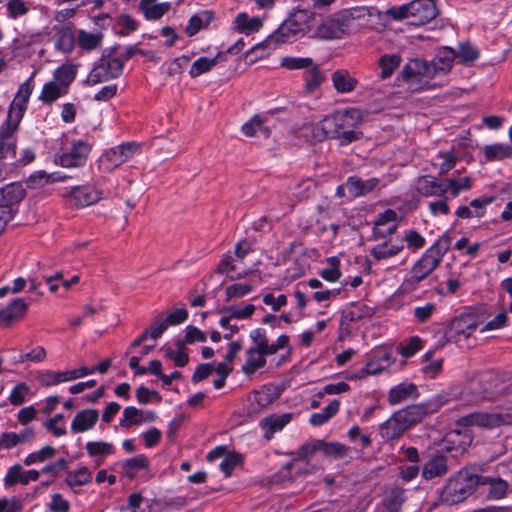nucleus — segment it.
<instances>
[{
  "mask_svg": "<svg viewBox=\"0 0 512 512\" xmlns=\"http://www.w3.org/2000/svg\"><path fill=\"white\" fill-rule=\"evenodd\" d=\"M507 393L502 375L494 371H485L469 381L463 390L465 399L471 404L484 400H493Z\"/></svg>",
  "mask_w": 512,
  "mask_h": 512,
  "instance_id": "1",
  "label": "nucleus"
},
{
  "mask_svg": "<svg viewBox=\"0 0 512 512\" xmlns=\"http://www.w3.org/2000/svg\"><path fill=\"white\" fill-rule=\"evenodd\" d=\"M451 245V237L448 234L442 235L436 242L426 250L422 257L411 269V276L405 280L407 286L415 288L419 282L427 278L441 263L443 256Z\"/></svg>",
  "mask_w": 512,
  "mask_h": 512,
  "instance_id": "2",
  "label": "nucleus"
},
{
  "mask_svg": "<svg viewBox=\"0 0 512 512\" xmlns=\"http://www.w3.org/2000/svg\"><path fill=\"white\" fill-rule=\"evenodd\" d=\"M481 476L463 469L450 477L441 491L440 502L447 505H454L463 502L472 495L480 484H485Z\"/></svg>",
  "mask_w": 512,
  "mask_h": 512,
  "instance_id": "3",
  "label": "nucleus"
},
{
  "mask_svg": "<svg viewBox=\"0 0 512 512\" xmlns=\"http://www.w3.org/2000/svg\"><path fill=\"white\" fill-rule=\"evenodd\" d=\"M387 15L395 20L408 19L410 25L421 26L433 20L438 15V9L433 0H414L388 9Z\"/></svg>",
  "mask_w": 512,
  "mask_h": 512,
  "instance_id": "4",
  "label": "nucleus"
},
{
  "mask_svg": "<svg viewBox=\"0 0 512 512\" xmlns=\"http://www.w3.org/2000/svg\"><path fill=\"white\" fill-rule=\"evenodd\" d=\"M312 13L307 10H296L283 21L279 28L268 37V43H286L293 38L304 35Z\"/></svg>",
  "mask_w": 512,
  "mask_h": 512,
  "instance_id": "5",
  "label": "nucleus"
},
{
  "mask_svg": "<svg viewBox=\"0 0 512 512\" xmlns=\"http://www.w3.org/2000/svg\"><path fill=\"white\" fill-rule=\"evenodd\" d=\"M352 20L347 12L328 16L317 25L314 37L321 40L341 39L349 34Z\"/></svg>",
  "mask_w": 512,
  "mask_h": 512,
  "instance_id": "6",
  "label": "nucleus"
},
{
  "mask_svg": "<svg viewBox=\"0 0 512 512\" xmlns=\"http://www.w3.org/2000/svg\"><path fill=\"white\" fill-rule=\"evenodd\" d=\"M361 123V113L358 109L337 112V139L342 145L358 140L362 133L355 129Z\"/></svg>",
  "mask_w": 512,
  "mask_h": 512,
  "instance_id": "7",
  "label": "nucleus"
},
{
  "mask_svg": "<svg viewBox=\"0 0 512 512\" xmlns=\"http://www.w3.org/2000/svg\"><path fill=\"white\" fill-rule=\"evenodd\" d=\"M457 423L463 427L478 426L492 429L503 425H512V414L475 412L461 417Z\"/></svg>",
  "mask_w": 512,
  "mask_h": 512,
  "instance_id": "8",
  "label": "nucleus"
},
{
  "mask_svg": "<svg viewBox=\"0 0 512 512\" xmlns=\"http://www.w3.org/2000/svg\"><path fill=\"white\" fill-rule=\"evenodd\" d=\"M123 68V60L119 57L103 58L89 73L87 83L96 85L118 78L123 73Z\"/></svg>",
  "mask_w": 512,
  "mask_h": 512,
  "instance_id": "9",
  "label": "nucleus"
},
{
  "mask_svg": "<svg viewBox=\"0 0 512 512\" xmlns=\"http://www.w3.org/2000/svg\"><path fill=\"white\" fill-rule=\"evenodd\" d=\"M138 150L139 145L135 142L122 143L106 151L100 159V165L104 170L111 171L129 160Z\"/></svg>",
  "mask_w": 512,
  "mask_h": 512,
  "instance_id": "10",
  "label": "nucleus"
},
{
  "mask_svg": "<svg viewBox=\"0 0 512 512\" xmlns=\"http://www.w3.org/2000/svg\"><path fill=\"white\" fill-rule=\"evenodd\" d=\"M444 402L445 401L442 400L441 396H437L427 403L407 406L406 408L399 410L398 413L410 428L412 425L420 422L428 414L436 412Z\"/></svg>",
  "mask_w": 512,
  "mask_h": 512,
  "instance_id": "11",
  "label": "nucleus"
},
{
  "mask_svg": "<svg viewBox=\"0 0 512 512\" xmlns=\"http://www.w3.org/2000/svg\"><path fill=\"white\" fill-rule=\"evenodd\" d=\"M477 321L470 314H463L454 318L445 335L448 341L460 342L462 339H468L470 335L477 329Z\"/></svg>",
  "mask_w": 512,
  "mask_h": 512,
  "instance_id": "12",
  "label": "nucleus"
},
{
  "mask_svg": "<svg viewBox=\"0 0 512 512\" xmlns=\"http://www.w3.org/2000/svg\"><path fill=\"white\" fill-rule=\"evenodd\" d=\"M33 91V84L31 79L26 80L19 88L15 95L11 108L8 114L7 121H12L18 126L24 111L26 110L28 100Z\"/></svg>",
  "mask_w": 512,
  "mask_h": 512,
  "instance_id": "13",
  "label": "nucleus"
},
{
  "mask_svg": "<svg viewBox=\"0 0 512 512\" xmlns=\"http://www.w3.org/2000/svg\"><path fill=\"white\" fill-rule=\"evenodd\" d=\"M90 146L83 141H75L69 151L59 156V164L63 167L82 166L88 157Z\"/></svg>",
  "mask_w": 512,
  "mask_h": 512,
  "instance_id": "14",
  "label": "nucleus"
},
{
  "mask_svg": "<svg viewBox=\"0 0 512 512\" xmlns=\"http://www.w3.org/2000/svg\"><path fill=\"white\" fill-rule=\"evenodd\" d=\"M405 492V489L400 486H393L387 489L374 512H400L406 500Z\"/></svg>",
  "mask_w": 512,
  "mask_h": 512,
  "instance_id": "15",
  "label": "nucleus"
},
{
  "mask_svg": "<svg viewBox=\"0 0 512 512\" xmlns=\"http://www.w3.org/2000/svg\"><path fill=\"white\" fill-rule=\"evenodd\" d=\"M69 197L72 205L76 207H87L101 200L103 198V192L94 186H77L70 191Z\"/></svg>",
  "mask_w": 512,
  "mask_h": 512,
  "instance_id": "16",
  "label": "nucleus"
},
{
  "mask_svg": "<svg viewBox=\"0 0 512 512\" xmlns=\"http://www.w3.org/2000/svg\"><path fill=\"white\" fill-rule=\"evenodd\" d=\"M449 471L448 457L437 451L430 456L422 468V477L431 480L445 476Z\"/></svg>",
  "mask_w": 512,
  "mask_h": 512,
  "instance_id": "17",
  "label": "nucleus"
},
{
  "mask_svg": "<svg viewBox=\"0 0 512 512\" xmlns=\"http://www.w3.org/2000/svg\"><path fill=\"white\" fill-rule=\"evenodd\" d=\"M15 123L6 121L0 129V159L14 158L16 154V138L15 131L17 130Z\"/></svg>",
  "mask_w": 512,
  "mask_h": 512,
  "instance_id": "18",
  "label": "nucleus"
},
{
  "mask_svg": "<svg viewBox=\"0 0 512 512\" xmlns=\"http://www.w3.org/2000/svg\"><path fill=\"white\" fill-rule=\"evenodd\" d=\"M311 133L312 139L317 142H322L328 138L337 139V112L312 125Z\"/></svg>",
  "mask_w": 512,
  "mask_h": 512,
  "instance_id": "19",
  "label": "nucleus"
},
{
  "mask_svg": "<svg viewBox=\"0 0 512 512\" xmlns=\"http://www.w3.org/2000/svg\"><path fill=\"white\" fill-rule=\"evenodd\" d=\"M396 219L397 213L392 209L381 213L374 222L373 237L378 240L393 234L397 229Z\"/></svg>",
  "mask_w": 512,
  "mask_h": 512,
  "instance_id": "20",
  "label": "nucleus"
},
{
  "mask_svg": "<svg viewBox=\"0 0 512 512\" xmlns=\"http://www.w3.org/2000/svg\"><path fill=\"white\" fill-rule=\"evenodd\" d=\"M446 180L439 181L434 176L424 175L417 181V192L424 197L443 196L446 193Z\"/></svg>",
  "mask_w": 512,
  "mask_h": 512,
  "instance_id": "21",
  "label": "nucleus"
},
{
  "mask_svg": "<svg viewBox=\"0 0 512 512\" xmlns=\"http://www.w3.org/2000/svg\"><path fill=\"white\" fill-rule=\"evenodd\" d=\"M408 428L397 411L380 426V434L384 440L390 441L399 438Z\"/></svg>",
  "mask_w": 512,
  "mask_h": 512,
  "instance_id": "22",
  "label": "nucleus"
},
{
  "mask_svg": "<svg viewBox=\"0 0 512 512\" xmlns=\"http://www.w3.org/2000/svg\"><path fill=\"white\" fill-rule=\"evenodd\" d=\"M99 418V412L96 409H83L76 413L72 422L71 430L74 433H82L92 429Z\"/></svg>",
  "mask_w": 512,
  "mask_h": 512,
  "instance_id": "23",
  "label": "nucleus"
},
{
  "mask_svg": "<svg viewBox=\"0 0 512 512\" xmlns=\"http://www.w3.org/2000/svg\"><path fill=\"white\" fill-rule=\"evenodd\" d=\"M418 395V389L415 384L401 383L390 389L388 393V402L390 405H397L408 399L417 398Z\"/></svg>",
  "mask_w": 512,
  "mask_h": 512,
  "instance_id": "24",
  "label": "nucleus"
},
{
  "mask_svg": "<svg viewBox=\"0 0 512 512\" xmlns=\"http://www.w3.org/2000/svg\"><path fill=\"white\" fill-rule=\"evenodd\" d=\"M25 197V191L19 185L10 184L0 188V210H11V206Z\"/></svg>",
  "mask_w": 512,
  "mask_h": 512,
  "instance_id": "25",
  "label": "nucleus"
},
{
  "mask_svg": "<svg viewBox=\"0 0 512 512\" xmlns=\"http://www.w3.org/2000/svg\"><path fill=\"white\" fill-rule=\"evenodd\" d=\"M291 420V414L269 415L263 418L260 426L267 440L272 439L275 432L282 430Z\"/></svg>",
  "mask_w": 512,
  "mask_h": 512,
  "instance_id": "26",
  "label": "nucleus"
},
{
  "mask_svg": "<svg viewBox=\"0 0 512 512\" xmlns=\"http://www.w3.org/2000/svg\"><path fill=\"white\" fill-rule=\"evenodd\" d=\"M379 184L378 178H370L367 180H362L358 177H349L345 183V186L348 192L353 197H361L364 196L371 191Z\"/></svg>",
  "mask_w": 512,
  "mask_h": 512,
  "instance_id": "27",
  "label": "nucleus"
},
{
  "mask_svg": "<svg viewBox=\"0 0 512 512\" xmlns=\"http://www.w3.org/2000/svg\"><path fill=\"white\" fill-rule=\"evenodd\" d=\"M27 311L23 299H15L9 306L0 310V325L8 326L14 319L22 317Z\"/></svg>",
  "mask_w": 512,
  "mask_h": 512,
  "instance_id": "28",
  "label": "nucleus"
},
{
  "mask_svg": "<svg viewBox=\"0 0 512 512\" xmlns=\"http://www.w3.org/2000/svg\"><path fill=\"white\" fill-rule=\"evenodd\" d=\"M318 448L319 451L323 452L327 457L336 460L348 458L351 453L350 447L337 441L326 442L325 440L319 439Z\"/></svg>",
  "mask_w": 512,
  "mask_h": 512,
  "instance_id": "29",
  "label": "nucleus"
},
{
  "mask_svg": "<svg viewBox=\"0 0 512 512\" xmlns=\"http://www.w3.org/2000/svg\"><path fill=\"white\" fill-rule=\"evenodd\" d=\"M156 0H141L139 9L147 20H158L170 9L169 2L155 4Z\"/></svg>",
  "mask_w": 512,
  "mask_h": 512,
  "instance_id": "30",
  "label": "nucleus"
},
{
  "mask_svg": "<svg viewBox=\"0 0 512 512\" xmlns=\"http://www.w3.org/2000/svg\"><path fill=\"white\" fill-rule=\"evenodd\" d=\"M331 79L334 88L339 93L352 92L358 84L357 79L353 78L350 73L344 69L333 72Z\"/></svg>",
  "mask_w": 512,
  "mask_h": 512,
  "instance_id": "31",
  "label": "nucleus"
},
{
  "mask_svg": "<svg viewBox=\"0 0 512 512\" xmlns=\"http://www.w3.org/2000/svg\"><path fill=\"white\" fill-rule=\"evenodd\" d=\"M214 19V12L210 10L201 11L189 19V23L186 27V33L188 36H194L201 29L206 28Z\"/></svg>",
  "mask_w": 512,
  "mask_h": 512,
  "instance_id": "32",
  "label": "nucleus"
},
{
  "mask_svg": "<svg viewBox=\"0 0 512 512\" xmlns=\"http://www.w3.org/2000/svg\"><path fill=\"white\" fill-rule=\"evenodd\" d=\"M71 380H75V373L71 372V370L59 372L47 370L40 373L38 376L39 383L45 387L53 386Z\"/></svg>",
  "mask_w": 512,
  "mask_h": 512,
  "instance_id": "33",
  "label": "nucleus"
},
{
  "mask_svg": "<svg viewBox=\"0 0 512 512\" xmlns=\"http://www.w3.org/2000/svg\"><path fill=\"white\" fill-rule=\"evenodd\" d=\"M235 29L247 35L257 32L262 27L259 17H249L246 13H239L235 19Z\"/></svg>",
  "mask_w": 512,
  "mask_h": 512,
  "instance_id": "34",
  "label": "nucleus"
},
{
  "mask_svg": "<svg viewBox=\"0 0 512 512\" xmlns=\"http://www.w3.org/2000/svg\"><path fill=\"white\" fill-rule=\"evenodd\" d=\"M303 76L305 80V90L309 93L318 89L325 80L323 71H321L319 66L314 62L307 68Z\"/></svg>",
  "mask_w": 512,
  "mask_h": 512,
  "instance_id": "35",
  "label": "nucleus"
},
{
  "mask_svg": "<svg viewBox=\"0 0 512 512\" xmlns=\"http://www.w3.org/2000/svg\"><path fill=\"white\" fill-rule=\"evenodd\" d=\"M484 156L487 161H501L512 158V146L496 143L484 147Z\"/></svg>",
  "mask_w": 512,
  "mask_h": 512,
  "instance_id": "36",
  "label": "nucleus"
},
{
  "mask_svg": "<svg viewBox=\"0 0 512 512\" xmlns=\"http://www.w3.org/2000/svg\"><path fill=\"white\" fill-rule=\"evenodd\" d=\"M265 355L260 353V350L256 348H249L247 350V359L245 364L242 366L244 374L250 376L254 374L258 369L262 368L266 364L264 358Z\"/></svg>",
  "mask_w": 512,
  "mask_h": 512,
  "instance_id": "37",
  "label": "nucleus"
},
{
  "mask_svg": "<svg viewBox=\"0 0 512 512\" xmlns=\"http://www.w3.org/2000/svg\"><path fill=\"white\" fill-rule=\"evenodd\" d=\"M75 35L70 27H63L56 33L55 47L57 50L69 53L74 49Z\"/></svg>",
  "mask_w": 512,
  "mask_h": 512,
  "instance_id": "38",
  "label": "nucleus"
},
{
  "mask_svg": "<svg viewBox=\"0 0 512 512\" xmlns=\"http://www.w3.org/2000/svg\"><path fill=\"white\" fill-rule=\"evenodd\" d=\"M482 480H487L484 485H489L487 498L491 500H499L505 497L508 484L501 478H490L481 476Z\"/></svg>",
  "mask_w": 512,
  "mask_h": 512,
  "instance_id": "39",
  "label": "nucleus"
},
{
  "mask_svg": "<svg viewBox=\"0 0 512 512\" xmlns=\"http://www.w3.org/2000/svg\"><path fill=\"white\" fill-rule=\"evenodd\" d=\"M67 92L66 88L61 87V85L52 80L44 84L39 98L43 103L51 104L59 97L67 94Z\"/></svg>",
  "mask_w": 512,
  "mask_h": 512,
  "instance_id": "40",
  "label": "nucleus"
},
{
  "mask_svg": "<svg viewBox=\"0 0 512 512\" xmlns=\"http://www.w3.org/2000/svg\"><path fill=\"white\" fill-rule=\"evenodd\" d=\"M456 58V51L449 47H444L439 50L438 54L433 60L435 68L439 71L446 73L451 70L452 63Z\"/></svg>",
  "mask_w": 512,
  "mask_h": 512,
  "instance_id": "41",
  "label": "nucleus"
},
{
  "mask_svg": "<svg viewBox=\"0 0 512 512\" xmlns=\"http://www.w3.org/2000/svg\"><path fill=\"white\" fill-rule=\"evenodd\" d=\"M91 480L92 474L90 470L87 467L82 466L75 471H69L65 478V483L69 487L74 488L78 486H83L89 483Z\"/></svg>",
  "mask_w": 512,
  "mask_h": 512,
  "instance_id": "42",
  "label": "nucleus"
},
{
  "mask_svg": "<svg viewBox=\"0 0 512 512\" xmlns=\"http://www.w3.org/2000/svg\"><path fill=\"white\" fill-rule=\"evenodd\" d=\"M102 41V34L89 33L85 30H79L77 34V42L83 50H93L100 46Z\"/></svg>",
  "mask_w": 512,
  "mask_h": 512,
  "instance_id": "43",
  "label": "nucleus"
},
{
  "mask_svg": "<svg viewBox=\"0 0 512 512\" xmlns=\"http://www.w3.org/2000/svg\"><path fill=\"white\" fill-rule=\"evenodd\" d=\"M372 314L373 310L370 307L360 303H351L350 307L344 310L343 317L349 322H354L370 317Z\"/></svg>",
  "mask_w": 512,
  "mask_h": 512,
  "instance_id": "44",
  "label": "nucleus"
},
{
  "mask_svg": "<svg viewBox=\"0 0 512 512\" xmlns=\"http://www.w3.org/2000/svg\"><path fill=\"white\" fill-rule=\"evenodd\" d=\"M76 76V68L73 65L65 64L59 67L54 73V82L66 88L73 82Z\"/></svg>",
  "mask_w": 512,
  "mask_h": 512,
  "instance_id": "45",
  "label": "nucleus"
},
{
  "mask_svg": "<svg viewBox=\"0 0 512 512\" xmlns=\"http://www.w3.org/2000/svg\"><path fill=\"white\" fill-rule=\"evenodd\" d=\"M219 56L214 58L200 57L193 62L189 74L192 78H196L204 73L209 72L218 64Z\"/></svg>",
  "mask_w": 512,
  "mask_h": 512,
  "instance_id": "46",
  "label": "nucleus"
},
{
  "mask_svg": "<svg viewBox=\"0 0 512 512\" xmlns=\"http://www.w3.org/2000/svg\"><path fill=\"white\" fill-rule=\"evenodd\" d=\"M250 337L256 344V349L260 350L262 355H274L275 349L269 344L266 336V331L262 328H257L250 333Z\"/></svg>",
  "mask_w": 512,
  "mask_h": 512,
  "instance_id": "47",
  "label": "nucleus"
},
{
  "mask_svg": "<svg viewBox=\"0 0 512 512\" xmlns=\"http://www.w3.org/2000/svg\"><path fill=\"white\" fill-rule=\"evenodd\" d=\"M318 443L319 439L312 440L301 445L294 453L295 457L293 458V460L285 465V469L290 471L294 465V461L307 459L308 457L318 452Z\"/></svg>",
  "mask_w": 512,
  "mask_h": 512,
  "instance_id": "48",
  "label": "nucleus"
},
{
  "mask_svg": "<svg viewBox=\"0 0 512 512\" xmlns=\"http://www.w3.org/2000/svg\"><path fill=\"white\" fill-rule=\"evenodd\" d=\"M86 451L91 457H106L114 453L115 448L105 441H90L86 444Z\"/></svg>",
  "mask_w": 512,
  "mask_h": 512,
  "instance_id": "49",
  "label": "nucleus"
},
{
  "mask_svg": "<svg viewBox=\"0 0 512 512\" xmlns=\"http://www.w3.org/2000/svg\"><path fill=\"white\" fill-rule=\"evenodd\" d=\"M401 57L396 54H385L379 59V66L381 68L380 76L382 79L390 77L394 70L399 67Z\"/></svg>",
  "mask_w": 512,
  "mask_h": 512,
  "instance_id": "50",
  "label": "nucleus"
},
{
  "mask_svg": "<svg viewBox=\"0 0 512 512\" xmlns=\"http://www.w3.org/2000/svg\"><path fill=\"white\" fill-rule=\"evenodd\" d=\"M402 248V245H391L387 242H384L373 247L371 249V255L378 261L384 260L397 255Z\"/></svg>",
  "mask_w": 512,
  "mask_h": 512,
  "instance_id": "51",
  "label": "nucleus"
},
{
  "mask_svg": "<svg viewBox=\"0 0 512 512\" xmlns=\"http://www.w3.org/2000/svg\"><path fill=\"white\" fill-rule=\"evenodd\" d=\"M143 410H140L134 406H128L123 411V418L120 420L119 425L122 428H130L134 425L142 423Z\"/></svg>",
  "mask_w": 512,
  "mask_h": 512,
  "instance_id": "52",
  "label": "nucleus"
},
{
  "mask_svg": "<svg viewBox=\"0 0 512 512\" xmlns=\"http://www.w3.org/2000/svg\"><path fill=\"white\" fill-rule=\"evenodd\" d=\"M148 466V460L144 455H137L132 457L121 464L125 475L129 478L134 477V472L137 470L145 469Z\"/></svg>",
  "mask_w": 512,
  "mask_h": 512,
  "instance_id": "53",
  "label": "nucleus"
},
{
  "mask_svg": "<svg viewBox=\"0 0 512 512\" xmlns=\"http://www.w3.org/2000/svg\"><path fill=\"white\" fill-rule=\"evenodd\" d=\"M446 192L450 190L452 197H457L461 191L471 189V179L469 177L446 179Z\"/></svg>",
  "mask_w": 512,
  "mask_h": 512,
  "instance_id": "54",
  "label": "nucleus"
},
{
  "mask_svg": "<svg viewBox=\"0 0 512 512\" xmlns=\"http://www.w3.org/2000/svg\"><path fill=\"white\" fill-rule=\"evenodd\" d=\"M56 454L55 448L52 446H44L37 452L30 453L24 459V464L30 466L36 462H44L47 459H51Z\"/></svg>",
  "mask_w": 512,
  "mask_h": 512,
  "instance_id": "55",
  "label": "nucleus"
},
{
  "mask_svg": "<svg viewBox=\"0 0 512 512\" xmlns=\"http://www.w3.org/2000/svg\"><path fill=\"white\" fill-rule=\"evenodd\" d=\"M313 60L309 57H284L281 59V66L288 70L305 69L312 65Z\"/></svg>",
  "mask_w": 512,
  "mask_h": 512,
  "instance_id": "56",
  "label": "nucleus"
},
{
  "mask_svg": "<svg viewBox=\"0 0 512 512\" xmlns=\"http://www.w3.org/2000/svg\"><path fill=\"white\" fill-rule=\"evenodd\" d=\"M456 57L463 63L473 62L479 57V51L468 42L461 43L456 52Z\"/></svg>",
  "mask_w": 512,
  "mask_h": 512,
  "instance_id": "57",
  "label": "nucleus"
},
{
  "mask_svg": "<svg viewBox=\"0 0 512 512\" xmlns=\"http://www.w3.org/2000/svg\"><path fill=\"white\" fill-rule=\"evenodd\" d=\"M222 312L230 314V318L248 319L254 314L255 306L252 304H247L244 307L232 305L224 308Z\"/></svg>",
  "mask_w": 512,
  "mask_h": 512,
  "instance_id": "58",
  "label": "nucleus"
},
{
  "mask_svg": "<svg viewBox=\"0 0 512 512\" xmlns=\"http://www.w3.org/2000/svg\"><path fill=\"white\" fill-rule=\"evenodd\" d=\"M253 287L247 283H235L226 288V301L233 298H240L252 292Z\"/></svg>",
  "mask_w": 512,
  "mask_h": 512,
  "instance_id": "59",
  "label": "nucleus"
},
{
  "mask_svg": "<svg viewBox=\"0 0 512 512\" xmlns=\"http://www.w3.org/2000/svg\"><path fill=\"white\" fill-rule=\"evenodd\" d=\"M29 8L24 0H9L7 3V15L11 19H16L27 14Z\"/></svg>",
  "mask_w": 512,
  "mask_h": 512,
  "instance_id": "60",
  "label": "nucleus"
},
{
  "mask_svg": "<svg viewBox=\"0 0 512 512\" xmlns=\"http://www.w3.org/2000/svg\"><path fill=\"white\" fill-rule=\"evenodd\" d=\"M435 311L436 305L429 302L423 306L415 307L413 310V316L417 323H425L431 318Z\"/></svg>",
  "mask_w": 512,
  "mask_h": 512,
  "instance_id": "61",
  "label": "nucleus"
},
{
  "mask_svg": "<svg viewBox=\"0 0 512 512\" xmlns=\"http://www.w3.org/2000/svg\"><path fill=\"white\" fill-rule=\"evenodd\" d=\"M29 392L30 388L26 383H18L11 391L9 396L10 403L14 406L21 405Z\"/></svg>",
  "mask_w": 512,
  "mask_h": 512,
  "instance_id": "62",
  "label": "nucleus"
},
{
  "mask_svg": "<svg viewBox=\"0 0 512 512\" xmlns=\"http://www.w3.org/2000/svg\"><path fill=\"white\" fill-rule=\"evenodd\" d=\"M168 326L169 325L164 317L162 315H158L146 330L150 338L157 340L168 328Z\"/></svg>",
  "mask_w": 512,
  "mask_h": 512,
  "instance_id": "63",
  "label": "nucleus"
},
{
  "mask_svg": "<svg viewBox=\"0 0 512 512\" xmlns=\"http://www.w3.org/2000/svg\"><path fill=\"white\" fill-rule=\"evenodd\" d=\"M23 501L18 497L0 499V512H21Z\"/></svg>",
  "mask_w": 512,
  "mask_h": 512,
  "instance_id": "64",
  "label": "nucleus"
}]
</instances>
